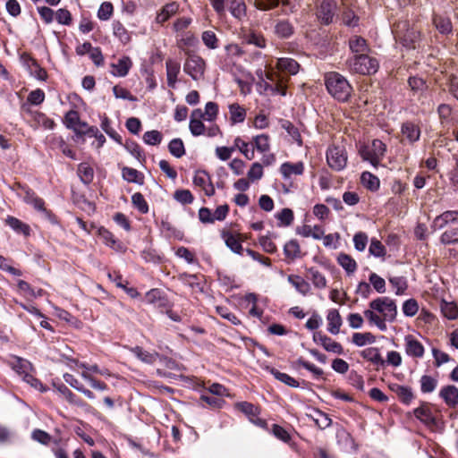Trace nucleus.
<instances>
[{"mask_svg":"<svg viewBox=\"0 0 458 458\" xmlns=\"http://www.w3.org/2000/svg\"><path fill=\"white\" fill-rule=\"evenodd\" d=\"M281 125L282 128L288 132V134L293 138L294 141L297 142V144L300 147L302 146V139L301 133L299 130L290 121L284 120L282 121Z\"/></svg>","mask_w":458,"mask_h":458,"instance_id":"nucleus-55","label":"nucleus"},{"mask_svg":"<svg viewBox=\"0 0 458 458\" xmlns=\"http://www.w3.org/2000/svg\"><path fill=\"white\" fill-rule=\"evenodd\" d=\"M403 135L409 140L410 143L416 142L420 137V130L418 125L412 122H405L401 128Z\"/></svg>","mask_w":458,"mask_h":458,"instance_id":"nucleus-29","label":"nucleus"},{"mask_svg":"<svg viewBox=\"0 0 458 458\" xmlns=\"http://www.w3.org/2000/svg\"><path fill=\"white\" fill-rule=\"evenodd\" d=\"M206 63L197 55H190L184 62L183 71L194 81L200 80L205 72Z\"/></svg>","mask_w":458,"mask_h":458,"instance_id":"nucleus-8","label":"nucleus"},{"mask_svg":"<svg viewBox=\"0 0 458 458\" xmlns=\"http://www.w3.org/2000/svg\"><path fill=\"white\" fill-rule=\"evenodd\" d=\"M284 254L289 261L301 257V247L297 240H290L284 246Z\"/></svg>","mask_w":458,"mask_h":458,"instance_id":"nucleus-39","label":"nucleus"},{"mask_svg":"<svg viewBox=\"0 0 458 458\" xmlns=\"http://www.w3.org/2000/svg\"><path fill=\"white\" fill-rule=\"evenodd\" d=\"M56 390L72 404L84 407L86 403L77 397L64 384L54 385Z\"/></svg>","mask_w":458,"mask_h":458,"instance_id":"nucleus-30","label":"nucleus"},{"mask_svg":"<svg viewBox=\"0 0 458 458\" xmlns=\"http://www.w3.org/2000/svg\"><path fill=\"white\" fill-rule=\"evenodd\" d=\"M325 85L328 93L340 102L348 101L353 91L348 80L336 72L325 74Z\"/></svg>","mask_w":458,"mask_h":458,"instance_id":"nucleus-2","label":"nucleus"},{"mask_svg":"<svg viewBox=\"0 0 458 458\" xmlns=\"http://www.w3.org/2000/svg\"><path fill=\"white\" fill-rule=\"evenodd\" d=\"M439 396L450 408H454L458 405V388L455 386L448 385L443 386L439 391Z\"/></svg>","mask_w":458,"mask_h":458,"instance_id":"nucleus-17","label":"nucleus"},{"mask_svg":"<svg viewBox=\"0 0 458 458\" xmlns=\"http://www.w3.org/2000/svg\"><path fill=\"white\" fill-rule=\"evenodd\" d=\"M222 238L224 239L225 245L234 253L242 255L243 251V248L242 245V234L237 233L233 234L229 231H223L221 233Z\"/></svg>","mask_w":458,"mask_h":458,"instance_id":"nucleus-14","label":"nucleus"},{"mask_svg":"<svg viewBox=\"0 0 458 458\" xmlns=\"http://www.w3.org/2000/svg\"><path fill=\"white\" fill-rule=\"evenodd\" d=\"M143 140L148 145H158L162 141V134L157 130L148 131L144 133Z\"/></svg>","mask_w":458,"mask_h":458,"instance_id":"nucleus-64","label":"nucleus"},{"mask_svg":"<svg viewBox=\"0 0 458 458\" xmlns=\"http://www.w3.org/2000/svg\"><path fill=\"white\" fill-rule=\"evenodd\" d=\"M439 308L442 315L445 318L454 320L458 318V307L455 302L441 300Z\"/></svg>","mask_w":458,"mask_h":458,"instance_id":"nucleus-32","label":"nucleus"},{"mask_svg":"<svg viewBox=\"0 0 458 458\" xmlns=\"http://www.w3.org/2000/svg\"><path fill=\"white\" fill-rule=\"evenodd\" d=\"M169 152L175 157L180 158L185 154V148L182 140L179 138L172 140L168 144Z\"/></svg>","mask_w":458,"mask_h":458,"instance_id":"nucleus-56","label":"nucleus"},{"mask_svg":"<svg viewBox=\"0 0 458 458\" xmlns=\"http://www.w3.org/2000/svg\"><path fill=\"white\" fill-rule=\"evenodd\" d=\"M131 352L141 361L148 363V364H153L157 361V360L159 357V354L157 352H149L148 351H145L142 347L135 346L131 349Z\"/></svg>","mask_w":458,"mask_h":458,"instance_id":"nucleus-37","label":"nucleus"},{"mask_svg":"<svg viewBox=\"0 0 458 458\" xmlns=\"http://www.w3.org/2000/svg\"><path fill=\"white\" fill-rule=\"evenodd\" d=\"M276 218L279 221V226H289L292 225L294 216L292 209L285 208L276 215Z\"/></svg>","mask_w":458,"mask_h":458,"instance_id":"nucleus-57","label":"nucleus"},{"mask_svg":"<svg viewBox=\"0 0 458 458\" xmlns=\"http://www.w3.org/2000/svg\"><path fill=\"white\" fill-rule=\"evenodd\" d=\"M327 330L333 334L337 335L342 326V318L337 310H331L327 314Z\"/></svg>","mask_w":458,"mask_h":458,"instance_id":"nucleus-34","label":"nucleus"},{"mask_svg":"<svg viewBox=\"0 0 458 458\" xmlns=\"http://www.w3.org/2000/svg\"><path fill=\"white\" fill-rule=\"evenodd\" d=\"M267 370L270 372L275 377V378H276L280 382L291 387L299 386V382L295 378L292 377L290 375L280 372L279 370L272 367H267Z\"/></svg>","mask_w":458,"mask_h":458,"instance_id":"nucleus-42","label":"nucleus"},{"mask_svg":"<svg viewBox=\"0 0 458 458\" xmlns=\"http://www.w3.org/2000/svg\"><path fill=\"white\" fill-rule=\"evenodd\" d=\"M440 242L444 245L458 243V227L445 230L440 236Z\"/></svg>","mask_w":458,"mask_h":458,"instance_id":"nucleus-53","label":"nucleus"},{"mask_svg":"<svg viewBox=\"0 0 458 458\" xmlns=\"http://www.w3.org/2000/svg\"><path fill=\"white\" fill-rule=\"evenodd\" d=\"M114 13V6L110 2H104L100 4L98 11V18L101 21H107L111 18Z\"/></svg>","mask_w":458,"mask_h":458,"instance_id":"nucleus-63","label":"nucleus"},{"mask_svg":"<svg viewBox=\"0 0 458 458\" xmlns=\"http://www.w3.org/2000/svg\"><path fill=\"white\" fill-rule=\"evenodd\" d=\"M420 30L410 28L408 22H400L397 25L396 37L401 41L402 45L409 49H415L417 44L420 40Z\"/></svg>","mask_w":458,"mask_h":458,"instance_id":"nucleus-7","label":"nucleus"},{"mask_svg":"<svg viewBox=\"0 0 458 458\" xmlns=\"http://www.w3.org/2000/svg\"><path fill=\"white\" fill-rule=\"evenodd\" d=\"M348 46L351 53L352 54V56L365 55L369 54L371 51L368 41L364 38L357 35H354L349 38Z\"/></svg>","mask_w":458,"mask_h":458,"instance_id":"nucleus-11","label":"nucleus"},{"mask_svg":"<svg viewBox=\"0 0 458 458\" xmlns=\"http://www.w3.org/2000/svg\"><path fill=\"white\" fill-rule=\"evenodd\" d=\"M253 148L261 153L268 151L270 149L269 136L267 134H259L254 137Z\"/></svg>","mask_w":458,"mask_h":458,"instance_id":"nucleus-52","label":"nucleus"},{"mask_svg":"<svg viewBox=\"0 0 458 458\" xmlns=\"http://www.w3.org/2000/svg\"><path fill=\"white\" fill-rule=\"evenodd\" d=\"M420 383L421 392L423 394H428L432 393L436 389L437 386V379L428 375H423L420 377Z\"/></svg>","mask_w":458,"mask_h":458,"instance_id":"nucleus-51","label":"nucleus"},{"mask_svg":"<svg viewBox=\"0 0 458 458\" xmlns=\"http://www.w3.org/2000/svg\"><path fill=\"white\" fill-rule=\"evenodd\" d=\"M122 176L125 181L129 182H134L140 185L144 183L143 174L134 168L124 166L122 169Z\"/></svg>","mask_w":458,"mask_h":458,"instance_id":"nucleus-38","label":"nucleus"},{"mask_svg":"<svg viewBox=\"0 0 458 458\" xmlns=\"http://www.w3.org/2000/svg\"><path fill=\"white\" fill-rule=\"evenodd\" d=\"M369 281L370 284L373 286V288L378 293H386V282L385 279L377 275L376 273H371L369 277Z\"/></svg>","mask_w":458,"mask_h":458,"instance_id":"nucleus-61","label":"nucleus"},{"mask_svg":"<svg viewBox=\"0 0 458 458\" xmlns=\"http://www.w3.org/2000/svg\"><path fill=\"white\" fill-rule=\"evenodd\" d=\"M376 337L369 332L367 333H354L352 335V343L358 346H364L368 344H373Z\"/></svg>","mask_w":458,"mask_h":458,"instance_id":"nucleus-54","label":"nucleus"},{"mask_svg":"<svg viewBox=\"0 0 458 458\" xmlns=\"http://www.w3.org/2000/svg\"><path fill=\"white\" fill-rule=\"evenodd\" d=\"M166 69V81L168 87L174 89L177 82V77L181 71V64L179 62L167 59L165 62Z\"/></svg>","mask_w":458,"mask_h":458,"instance_id":"nucleus-20","label":"nucleus"},{"mask_svg":"<svg viewBox=\"0 0 458 458\" xmlns=\"http://www.w3.org/2000/svg\"><path fill=\"white\" fill-rule=\"evenodd\" d=\"M21 114L29 119V123L34 128H38L42 126L47 130H53L55 126L54 120L47 117L45 114L33 110L31 106L28 104H23L21 106Z\"/></svg>","mask_w":458,"mask_h":458,"instance_id":"nucleus-6","label":"nucleus"},{"mask_svg":"<svg viewBox=\"0 0 458 458\" xmlns=\"http://www.w3.org/2000/svg\"><path fill=\"white\" fill-rule=\"evenodd\" d=\"M5 223L17 233L23 234L24 236H29L30 233V225L14 216H8Z\"/></svg>","mask_w":458,"mask_h":458,"instance_id":"nucleus-35","label":"nucleus"},{"mask_svg":"<svg viewBox=\"0 0 458 458\" xmlns=\"http://www.w3.org/2000/svg\"><path fill=\"white\" fill-rule=\"evenodd\" d=\"M229 10L231 14L239 21L246 16V4L242 0H232Z\"/></svg>","mask_w":458,"mask_h":458,"instance_id":"nucleus-46","label":"nucleus"},{"mask_svg":"<svg viewBox=\"0 0 458 458\" xmlns=\"http://www.w3.org/2000/svg\"><path fill=\"white\" fill-rule=\"evenodd\" d=\"M200 400L205 402L208 407L213 409H219L225 404V400L220 396L216 395H208V394H201Z\"/></svg>","mask_w":458,"mask_h":458,"instance_id":"nucleus-60","label":"nucleus"},{"mask_svg":"<svg viewBox=\"0 0 458 458\" xmlns=\"http://www.w3.org/2000/svg\"><path fill=\"white\" fill-rule=\"evenodd\" d=\"M414 416L428 427H434L437 425L436 418L434 417L430 408L425 403L420 407L413 410Z\"/></svg>","mask_w":458,"mask_h":458,"instance_id":"nucleus-15","label":"nucleus"},{"mask_svg":"<svg viewBox=\"0 0 458 458\" xmlns=\"http://www.w3.org/2000/svg\"><path fill=\"white\" fill-rule=\"evenodd\" d=\"M231 121L233 123H242L246 117V110L239 104L234 103L229 106Z\"/></svg>","mask_w":458,"mask_h":458,"instance_id":"nucleus-50","label":"nucleus"},{"mask_svg":"<svg viewBox=\"0 0 458 458\" xmlns=\"http://www.w3.org/2000/svg\"><path fill=\"white\" fill-rule=\"evenodd\" d=\"M360 180L362 185L371 191H375L379 188V179L369 172H363Z\"/></svg>","mask_w":458,"mask_h":458,"instance_id":"nucleus-47","label":"nucleus"},{"mask_svg":"<svg viewBox=\"0 0 458 458\" xmlns=\"http://www.w3.org/2000/svg\"><path fill=\"white\" fill-rule=\"evenodd\" d=\"M386 151V146L380 140H373L371 145L362 146L360 149V155L362 159L369 161L373 166L377 167L383 159Z\"/></svg>","mask_w":458,"mask_h":458,"instance_id":"nucleus-4","label":"nucleus"},{"mask_svg":"<svg viewBox=\"0 0 458 458\" xmlns=\"http://www.w3.org/2000/svg\"><path fill=\"white\" fill-rule=\"evenodd\" d=\"M405 352L409 356L421 358L424 355V347L412 335H407L405 337Z\"/></svg>","mask_w":458,"mask_h":458,"instance_id":"nucleus-23","label":"nucleus"},{"mask_svg":"<svg viewBox=\"0 0 458 458\" xmlns=\"http://www.w3.org/2000/svg\"><path fill=\"white\" fill-rule=\"evenodd\" d=\"M288 282L302 295H307L310 291V284L299 276L290 275Z\"/></svg>","mask_w":458,"mask_h":458,"instance_id":"nucleus-40","label":"nucleus"},{"mask_svg":"<svg viewBox=\"0 0 458 458\" xmlns=\"http://www.w3.org/2000/svg\"><path fill=\"white\" fill-rule=\"evenodd\" d=\"M389 282L396 289L395 293L397 295L403 294L408 287L407 281L403 276L390 277Z\"/></svg>","mask_w":458,"mask_h":458,"instance_id":"nucleus-62","label":"nucleus"},{"mask_svg":"<svg viewBox=\"0 0 458 458\" xmlns=\"http://www.w3.org/2000/svg\"><path fill=\"white\" fill-rule=\"evenodd\" d=\"M11 364L13 369L17 373L23 376V378L26 382H30L29 378H30L34 382L38 383V379L35 378L32 375L30 374V371L32 369V365L29 360L21 357L14 356Z\"/></svg>","mask_w":458,"mask_h":458,"instance_id":"nucleus-12","label":"nucleus"},{"mask_svg":"<svg viewBox=\"0 0 458 458\" xmlns=\"http://www.w3.org/2000/svg\"><path fill=\"white\" fill-rule=\"evenodd\" d=\"M81 122L80 114L76 110L68 111L64 119V125L74 131L75 135L78 133L79 127L77 126Z\"/></svg>","mask_w":458,"mask_h":458,"instance_id":"nucleus-43","label":"nucleus"},{"mask_svg":"<svg viewBox=\"0 0 458 458\" xmlns=\"http://www.w3.org/2000/svg\"><path fill=\"white\" fill-rule=\"evenodd\" d=\"M203 117L202 110L198 108L192 111L189 129L193 136H200L205 132V125L201 119Z\"/></svg>","mask_w":458,"mask_h":458,"instance_id":"nucleus-16","label":"nucleus"},{"mask_svg":"<svg viewBox=\"0 0 458 458\" xmlns=\"http://www.w3.org/2000/svg\"><path fill=\"white\" fill-rule=\"evenodd\" d=\"M345 64L351 73L360 75H373L379 69L378 60L369 54L361 56H350Z\"/></svg>","mask_w":458,"mask_h":458,"instance_id":"nucleus-3","label":"nucleus"},{"mask_svg":"<svg viewBox=\"0 0 458 458\" xmlns=\"http://www.w3.org/2000/svg\"><path fill=\"white\" fill-rule=\"evenodd\" d=\"M458 222V210H447L437 216L432 223L435 230L443 229L449 223Z\"/></svg>","mask_w":458,"mask_h":458,"instance_id":"nucleus-19","label":"nucleus"},{"mask_svg":"<svg viewBox=\"0 0 458 458\" xmlns=\"http://www.w3.org/2000/svg\"><path fill=\"white\" fill-rule=\"evenodd\" d=\"M114 35L123 44L131 41V36L125 27L118 21L113 22Z\"/></svg>","mask_w":458,"mask_h":458,"instance_id":"nucleus-49","label":"nucleus"},{"mask_svg":"<svg viewBox=\"0 0 458 458\" xmlns=\"http://www.w3.org/2000/svg\"><path fill=\"white\" fill-rule=\"evenodd\" d=\"M369 309L364 311L365 318L381 331L386 330V322H394L397 316L395 301L389 297H377L369 304Z\"/></svg>","mask_w":458,"mask_h":458,"instance_id":"nucleus-1","label":"nucleus"},{"mask_svg":"<svg viewBox=\"0 0 458 458\" xmlns=\"http://www.w3.org/2000/svg\"><path fill=\"white\" fill-rule=\"evenodd\" d=\"M235 408L244 413L252 422L262 424L264 421L258 418L259 414V407L248 402H240L235 403Z\"/></svg>","mask_w":458,"mask_h":458,"instance_id":"nucleus-18","label":"nucleus"},{"mask_svg":"<svg viewBox=\"0 0 458 458\" xmlns=\"http://www.w3.org/2000/svg\"><path fill=\"white\" fill-rule=\"evenodd\" d=\"M390 389L396 394L401 403L409 405L415 398L411 387L394 384L390 386Z\"/></svg>","mask_w":458,"mask_h":458,"instance_id":"nucleus-21","label":"nucleus"},{"mask_svg":"<svg viewBox=\"0 0 458 458\" xmlns=\"http://www.w3.org/2000/svg\"><path fill=\"white\" fill-rule=\"evenodd\" d=\"M337 11L336 0H321L317 11V17L323 25H329L334 21Z\"/></svg>","mask_w":458,"mask_h":458,"instance_id":"nucleus-9","label":"nucleus"},{"mask_svg":"<svg viewBox=\"0 0 458 458\" xmlns=\"http://www.w3.org/2000/svg\"><path fill=\"white\" fill-rule=\"evenodd\" d=\"M37 211L41 212L44 216L48 219L51 223L56 224L57 218L53 214L52 211L47 209L45 208V201L43 199L39 198L38 196L35 199V200L30 204Z\"/></svg>","mask_w":458,"mask_h":458,"instance_id":"nucleus-45","label":"nucleus"},{"mask_svg":"<svg viewBox=\"0 0 458 458\" xmlns=\"http://www.w3.org/2000/svg\"><path fill=\"white\" fill-rule=\"evenodd\" d=\"M305 276L311 281L315 288L324 289L327 287L326 276L316 267L306 268Z\"/></svg>","mask_w":458,"mask_h":458,"instance_id":"nucleus-27","label":"nucleus"},{"mask_svg":"<svg viewBox=\"0 0 458 458\" xmlns=\"http://www.w3.org/2000/svg\"><path fill=\"white\" fill-rule=\"evenodd\" d=\"M77 174L86 185L91 183L94 179V170L88 163H81L78 165Z\"/></svg>","mask_w":458,"mask_h":458,"instance_id":"nucleus-41","label":"nucleus"},{"mask_svg":"<svg viewBox=\"0 0 458 458\" xmlns=\"http://www.w3.org/2000/svg\"><path fill=\"white\" fill-rule=\"evenodd\" d=\"M337 262L349 275L354 273L357 269L356 261L348 254L340 253L337 257Z\"/></svg>","mask_w":458,"mask_h":458,"instance_id":"nucleus-44","label":"nucleus"},{"mask_svg":"<svg viewBox=\"0 0 458 458\" xmlns=\"http://www.w3.org/2000/svg\"><path fill=\"white\" fill-rule=\"evenodd\" d=\"M179 5L175 2H172L164 5L161 11L157 13L156 21L157 23H164L171 16L174 15L178 11Z\"/></svg>","mask_w":458,"mask_h":458,"instance_id":"nucleus-36","label":"nucleus"},{"mask_svg":"<svg viewBox=\"0 0 458 458\" xmlns=\"http://www.w3.org/2000/svg\"><path fill=\"white\" fill-rule=\"evenodd\" d=\"M193 183L195 186L200 187L207 196L210 197L215 194L211 178L206 171H197L193 177Z\"/></svg>","mask_w":458,"mask_h":458,"instance_id":"nucleus-13","label":"nucleus"},{"mask_svg":"<svg viewBox=\"0 0 458 458\" xmlns=\"http://www.w3.org/2000/svg\"><path fill=\"white\" fill-rule=\"evenodd\" d=\"M278 70L294 75L299 72L300 64L293 58L282 57L277 60Z\"/></svg>","mask_w":458,"mask_h":458,"instance_id":"nucleus-31","label":"nucleus"},{"mask_svg":"<svg viewBox=\"0 0 458 458\" xmlns=\"http://www.w3.org/2000/svg\"><path fill=\"white\" fill-rule=\"evenodd\" d=\"M146 301L148 303L154 304L157 307H166L168 301L163 295L159 289H151L146 293Z\"/></svg>","mask_w":458,"mask_h":458,"instance_id":"nucleus-33","label":"nucleus"},{"mask_svg":"<svg viewBox=\"0 0 458 458\" xmlns=\"http://www.w3.org/2000/svg\"><path fill=\"white\" fill-rule=\"evenodd\" d=\"M131 66V59L129 56L124 55L119 58L116 64H111V67L113 68L111 72L115 77H124L128 74Z\"/></svg>","mask_w":458,"mask_h":458,"instance_id":"nucleus-24","label":"nucleus"},{"mask_svg":"<svg viewBox=\"0 0 458 458\" xmlns=\"http://www.w3.org/2000/svg\"><path fill=\"white\" fill-rule=\"evenodd\" d=\"M275 34L280 38H289L294 33V27L288 20H280L275 25Z\"/></svg>","mask_w":458,"mask_h":458,"instance_id":"nucleus-28","label":"nucleus"},{"mask_svg":"<svg viewBox=\"0 0 458 458\" xmlns=\"http://www.w3.org/2000/svg\"><path fill=\"white\" fill-rule=\"evenodd\" d=\"M360 355L363 359L375 365L377 367L376 369H379V368H383L386 365V360L382 358L378 348H366L360 352Z\"/></svg>","mask_w":458,"mask_h":458,"instance_id":"nucleus-22","label":"nucleus"},{"mask_svg":"<svg viewBox=\"0 0 458 458\" xmlns=\"http://www.w3.org/2000/svg\"><path fill=\"white\" fill-rule=\"evenodd\" d=\"M326 157L327 165L335 171L339 172L346 167L348 157L344 146L335 144L329 146L326 153Z\"/></svg>","mask_w":458,"mask_h":458,"instance_id":"nucleus-5","label":"nucleus"},{"mask_svg":"<svg viewBox=\"0 0 458 458\" xmlns=\"http://www.w3.org/2000/svg\"><path fill=\"white\" fill-rule=\"evenodd\" d=\"M313 341L316 344H321L327 352L336 354L344 353V348L339 343L334 341L332 338L322 334L321 332H315L313 334Z\"/></svg>","mask_w":458,"mask_h":458,"instance_id":"nucleus-10","label":"nucleus"},{"mask_svg":"<svg viewBox=\"0 0 458 458\" xmlns=\"http://www.w3.org/2000/svg\"><path fill=\"white\" fill-rule=\"evenodd\" d=\"M280 173L285 180L290 179L293 174L301 175L304 173V164L285 162L281 165Z\"/></svg>","mask_w":458,"mask_h":458,"instance_id":"nucleus-26","label":"nucleus"},{"mask_svg":"<svg viewBox=\"0 0 458 458\" xmlns=\"http://www.w3.org/2000/svg\"><path fill=\"white\" fill-rule=\"evenodd\" d=\"M233 148H234V149L238 148L249 160H252L255 157L253 146L250 148V144L248 142H245L240 137H237L234 140V146Z\"/></svg>","mask_w":458,"mask_h":458,"instance_id":"nucleus-48","label":"nucleus"},{"mask_svg":"<svg viewBox=\"0 0 458 458\" xmlns=\"http://www.w3.org/2000/svg\"><path fill=\"white\" fill-rule=\"evenodd\" d=\"M131 202L141 214L148 212V205L140 192H136L131 196Z\"/></svg>","mask_w":458,"mask_h":458,"instance_id":"nucleus-59","label":"nucleus"},{"mask_svg":"<svg viewBox=\"0 0 458 458\" xmlns=\"http://www.w3.org/2000/svg\"><path fill=\"white\" fill-rule=\"evenodd\" d=\"M432 22L437 31L442 35H449L453 32V24L451 19L447 16L434 14Z\"/></svg>","mask_w":458,"mask_h":458,"instance_id":"nucleus-25","label":"nucleus"},{"mask_svg":"<svg viewBox=\"0 0 458 458\" xmlns=\"http://www.w3.org/2000/svg\"><path fill=\"white\" fill-rule=\"evenodd\" d=\"M124 147L140 162L145 161V156L143 154V151L137 142L133 140H127Z\"/></svg>","mask_w":458,"mask_h":458,"instance_id":"nucleus-58","label":"nucleus"}]
</instances>
